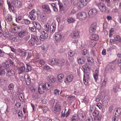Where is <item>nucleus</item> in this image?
<instances>
[{"instance_id": "nucleus-1", "label": "nucleus", "mask_w": 121, "mask_h": 121, "mask_svg": "<svg viewBox=\"0 0 121 121\" xmlns=\"http://www.w3.org/2000/svg\"><path fill=\"white\" fill-rule=\"evenodd\" d=\"M87 14L84 12L79 13L77 14L78 19L81 20H85L87 18Z\"/></svg>"}, {"instance_id": "nucleus-2", "label": "nucleus", "mask_w": 121, "mask_h": 121, "mask_svg": "<svg viewBox=\"0 0 121 121\" xmlns=\"http://www.w3.org/2000/svg\"><path fill=\"white\" fill-rule=\"evenodd\" d=\"M97 26V24L95 22L92 23L90 28L89 32L90 35H92L95 32Z\"/></svg>"}, {"instance_id": "nucleus-3", "label": "nucleus", "mask_w": 121, "mask_h": 121, "mask_svg": "<svg viewBox=\"0 0 121 121\" xmlns=\"http://www.w3.org/2000/svg\"><path fill=\"white\" fill-rule=\"evenodd\" d=\"M46 86V84H40L39 87L38 92L40 94H42L44 92L45 89L46 90L45 87Z\"/></svg>"}, {"instance_id": "nucleus-4", "label": "nucleus", "mask_w": 121, "mask_h": 121, "mask_svg": "<svg viewBox=\"0 0 121 121\" xmlns=\"http://www.w3.org/2000/svg\"><path fill=\"white\" fill-rule=\"evenodd\" d=\"M28 34V32L25 29L22 30L17 33L18 36L20 38H22L26 36Z\"/></svg>"}, {"instance_id": "nucleus-5", "label": "nucleus", "mask_w": 121, "mask_h": 121, "mask_svg": "<svg viewBox=\"0 0 121 121\" xmlns=\"http://www.w3.org/2000/svg\"><path fill=\"white\" fill-rule=\"evenodd\" d=\"M51 64L52 65H56L59 66L60 64V61L57 59L52 58L50 60Z\"/></svg>"}, {"instance_id": "nucleus-6", "label": "nucleus", "mask_w": 121, "mask_h": 121, "mask_svg": "<svg viewBox=\"0 0 121 121\" xmlns=\"http://www.w3.org/2000/svg\"><path fill=\"white\" fill-rule=\"evenodd\" d=\"M57 4L59 6L60 11H61L64 10L65 8L66 7V6L67 5V4L65 3V2L63 4L60 1H58Z\"/></svg>"}, {"instance_id": "nucleus-7", "label": "nucleus", "mask_w": 121, "mask_h": 121, "mask_svg": "<svg viewBox=\"0 0 121 121\" xmlns=\"http://www.w3.org/2000/svg\"><path fill=\"white\" fill-rule=\"evenodd\" d=\"M61 105L60 103L57 102L54 109V111L56 112L60 111L61 110Z\"/></svg>"}, {"instance_id": "nucleus-8", "label": "nucleus", "mask_w": 121, "mask_h": 121, "mask_svg": "<svg viewBox=\"0 0 121 121\" xmlns=\"http://www.w3.org/2000/svg\"><path fill=\"white\" fill-rule=\"evenodd\" d=\"M48 37V35L45 31H43L42 32V35L39 37L40 39L42 41H43L46 39Z\"/></svg>"}, {"instance_id": "nucleus-9", "label": "nucleus", "mask_w": 121, "mask_h": 121, "mask_svg": "<svg viewBox=\"0 0 121 121\" xmlns=\"http://www.w3.org/2000/svg\"><path fill=\"white\" fill-rule=\"evenodd\" d=\"M79 32L78 30H74L71 34V36L72 37L73 39L77 38L79 36Z\"/></svg>"}, {"instance_id": "nucleus-10", "label": "nucleus", "mask_w": 121, "mask_h": 121, "mask_svg": "<svg viewBox=\"0 0 121 121\" xmlns=\"http://www.w3.org/2000/svg\"><path fill=\"white\" fill-rule=\"evenodd\" d=\"M42 7L43 9L45 10L48 14H49L51 13V11L50 9L49 6L48 5L43 4L42 5Z\"/></svg>"}, {"instance_id": "nucleus-11", "label": "nucleus", "mask_w": 121, "mask_h": 121, "mask_svg": "<svg viewBox=\"0 0 121 121\" xmlns=\"http://www.w3.org/2000/svg\"><path fill=\"white\" fill-rule=\"evenodd\" d=\"M56 29V25L55 23H52L50 26V31L51 33L53 34Z\"/></svg>"}, {"instance_id": "nucleus-12", "label": "nucleus", "mask_w": 121, "mask_h": 121, "mask_svg": "<svg viewBox=\"0 0 121 121\" xmlns=\"http://www.w3.org/2000/svg\"><path fill=\"white\" fill-rule=\"evenodd\" d=\"M96 10L95 9H91L88 12L89 15L91 17L94 16L96 14Z\"/></svg>"}, {"instance_id": "nucleus-13", "label": "nucleus", "mask_w": 121, "mask_h": 121, "mask_svg": "<svg viewBox=\"0 0 121 121\" xmlns=\"http://www.w3.org/2000/svg\"><path fill=\"white\" fill-rule=\"evenodd\" d=\"M97 6L101 11L103 12L105 11V7L104 4L102 3H100L98 4Z\"/></svg>"}, {"instance_id": "nucleus-14", "label": "nucleus", "mask_w": 121, "mask_h": 121, "mask_svg": "<svg viewBox=\"0 0 121 121\" xmlns=\"http://www.w3.org/2000/svg\"><path fill=\"white\" fill-rule=\"evenodd\" d=\"M62 37L61 34L59 33H56L55 36V39L58 42H59Z\"/></svg>"}, {"instance_id": "nucleus-15", "label": "nucleus", "mask_w": 121, "mask_h": 121, "mask_svg": "<svg viewBox=\"0 0 121 121\" xmlns=\"http://www.w3.org/2000/svg\"><path fill=\"white\" fill-rule=\"evenodd\" d=\"M48 80L50 83H54L56 81V79L53 76L50 75L48 76Z\"/></svg>"}, {"instance_id": "nucleus-16", "label": "nucleus", "mask_w": 121, "mask_h": 121, "mask_svg": "<svg viewBox=\"0 0 121 121\" xmlns=\"http://www.w3.org/2000/svg\"><path fill=\"white\" fill-rule=\"evenodd\" d=\"M73 78V76L72 74H69L66 76V80L69 82H70L72 81Z\"/></svg>"}, {"instance_id": "nucleus-17", "label": "nucleus", "mask_w": 121, "mask_h": 121, "mask_svg": "<svg viewBox=\"0 0 121 121\" xmlns=\"http://www.w3.org/2000/svg\"><path fill=\"white\" fill-rule=\"evenodd\" d=\"M14 5L16 7H20L21 6V3L20 1L17 0H14L13 2Z\"/></svg>"}, {"instance_id": "nucleus-18", "label": "nucleus", "mask_w": 121, "mask_h": 121, "mask_svg": "<svg viewBox=\"0 0 121 121\" xmlns=\"http://www.w3.org/2000/svg\"><path fill=\"white\" fill-rule=\"evenodd\" d=\"M57 78L58 80V82L61 83L63 81L64 78L63 74L61 73L58 75L57 76Z\"/></svg>"}, {"instance_id": "nucleus-19", "label": "nucleus", "mask_w": 121, "mask_h": 121, "mask_svg": "<svg viewBox=\"0 0 121 121\" xmlns=\"http://www.w3.org/2000/svg\"><path fill=\"white\" fill-rule=\"evenodd\" d=\"M40 18L42 21L45 22L47 20L46 15L44 13H42L40 15Z\"/></svg>"}, {"instance_id": "nucleus-20", "label": "nucleus", "mask_w": 121, "mask_h": 121, "mask_svg": "<svg viewBox=\"0 0 121 121\" xmlns=\"http://www.w3.org/2000/svg\"><path fill=\"white\" fill-rule=\"evenodd\" d=\"M15 74V73L13 70L12 69L9 70L8 71L7 75L8 77L14 76Z\"/></svg>"}, {"instance_id": "nucleus-21", "label": "nucleus", "mask_w": 121, "mask_h": 121, "mask_svg": "<svg viewBox=\"0 0 121 121\" xmlns=\"http://www.w3.org/2000/svg\"><path fill=\"white\" fill-rule=\"evenodd\" d=\"M114 42L116 43L120 42L121 43V38L120 36L118 35H117L114 37Z\"/></svg>"}, {"instance_id": "nucleus-22", "label": "nucleus", "mask_w": 121, "mask_h": 121, "mask_svg": "<svg viewBox=\"0 0 121 121\" xmlns=\"http://www.w3.org/2000/svg\"><path fill=\"white\" fill-rule=\"evenodd\" d=\"M85 60L84 58L83 57H81L78 59V62L79 64H82L85 63Z\"/></svg>"}, {"instance_id": "nucleus-23", "label": "nucleus", "mask_w": 121, "mask_h": 121, "mask_svg": "<svg viewBox=\"0 0 121 121\" xmlns=\"http://www.w3.org/2000/svg\"><path fill=\"white\" fill-rule=\"evenodd\" d=\"M91 35V39L92 40L96 41H97L99 39V37L97 35L93 34Z\"/></svg>"}, {"instance_id": "nucleus-24", "label": "nucleus", "mask_w": 121, "mask_h": 121, "mask_svg": "<svg viewBox=\"0 0 121 121\" xmlns=\"http://www.w3.org/2000/svg\"><path fill=\"white\" fill-rule=\"evenodd\" d=\"M5 73V69L3 66L0 65V75L3 76Z\"/></svg>"}, {"instance_id": "nucleus-25", "label": "nucleus", "mask_w": 121, "mask_h": 121, "mask_svg": "<svg viewBox=\"0 0 121 121\" xmlns=\"http://www.w3.org/2000/svg\"><path fill=\"white\" fill-rule=\"evenodd\" d=\"M26 78L25 76V78H26V83L27 85H29L31 83V79L29 76L27 75Z\"/></svg>"}, {"instance_id": "nucleus-26", "label": "nucleus", "mask_w": 121, "mask_h": 121, "mask_svg": "<svg viewBox=\"0 0 121 121\" xmlns=\"http://www.w3.org/2000/svg\"><path fill=\"white\" fill-rule=\"evenodd\" d=\"M25 69L26 67L24 65L20 67L18 70L19 73V74H21L22 73L24 72L25 70Z\"/></svg>"}, {"instance_id": "nucleus-27", "label": "nucleus", "mask_w": 121, "mask_h": 121, "mask_svg": "<svg viewBox=\"0 0 121 121\" xmlns=\"http://www.w3.org/2000/svg\"><path fill=\"white\" fill-rule=\"evenodd\" d=\"M31 39L34 41V42L36 43V44L38 43L39 40L38 37L35 35H32Z\"/></svg>"}, {"instance_id": "nucleus-28", "label": "nucleus", "mask_w": 121, "mask_h": 121, "mask_svg": "<svg viewBox=\"0 0 121 121\" xmlns=\"http://www.w3.org/2000/svg\"><path fill=\"white\" fill-rule=\"evenodd\" d=\"M94 59L92 57H89L87 58V61L88 64L92 65Z\"/></svg>"}, {"instance_id": "nucleus-29", "label": "nucleus", "mask_w": 121, "mask_h": 121, "mask_svg": "<svg viewBox=\"0 0 121 121\" xmlns=\"http://www.w3.org/2000/svg\"><path fill=\"white\" fill-rule=\"evenodd\" d=\"M12 19L13 18L11 15L10 14H8L6 20L7 22H10L12 21Z\"/></svg>"}, {"instance_id": "nucleus-30", "label": "nucleus", "mask_w": 121, "mask_h": 121, "mask_svg": "<svg viewBox=\"0 0 121 121\" xmlns=\"http://www.w3.org/2000/svg\"><path fill=\"white\" fill-rule=\"evenodd\" d=\"M28 42L29 44L31 47L34 46L35 45V43H36L34 42V41L31 39L29 40Z\"/></svg>"}, {"instance_id": "nucleus-31", "label": "nucleus", "mask_w": 121, "mask_h": 121, "mask_svg": "<svg viewBox=\"0 0 121 121\" xmlns=\"http://www.w3.org/2000/svg\"><path fill=\"white\" fill-rule=\"evenodd\" d=\"M112 62L113 63L116 64V62H117L119 66L121 67V59H118L117 60H115Z\"/></svg>"}, {"instance_id": "nucleus-32", "label": "nucleus", "mask_w": 121, "mask_h": 121, "mask_svg": "<svg viewBox=\"0 0 121 121\" xmlns=\"http://www.w3.org/2000/svg\"><path fill=\"white\" fill-rule=\"evenodd\" d=\"M77 6L80 8H83L84 7L81 0H79L78 1L77 4Z\"/></svg>"}, {"instance_id": "nucleus-33", "label": "nucleus", "mask_w": 121, "mask_h": 121, "mask_svg": "<svg viewBox=\"0 0 121 121\" xmlns=\"http://www.w3.org/2000/svg\"><path fill=\"white\" fill-rule=\"evenodd\" d=\"M45 28V30H46V32L47 31L48 32L49 31V28L50 27L49 23H47V24L44 25Z\"/></svg>"}, {"instance_id": "nucleus-34", "label": "nucleus", "mask_w": 121, "mask_h": 121, "mask_svg": "<svg viewBox=\"0 0 121 121\" xmlns=\"http://www.w3.org/2000/svg\"><path fill=\"white\" fill-rule=\"evenodd\" d=\"M71 121H78V119L77 116L76 115L73 116L71 119Z\"/></svg>"}, {"instance_id": "nucleus-35", "label": "nucleus", "mask_w": 121, "mask_h": 121, "mask_svg": "<svg viewBox=\"0 0 121 121\" xmlns=\"http://www.w3.org/2000/svg\"><path fill=\"white\" fill-rule=\"evenodd\" d=\"M82 54L83 55L85 56L86 57L89 54L88 52V50L86 49H84L83 50Z\"/></svg>"}, {"instance_id": "nucleus-36", "label": "nucleus", "mask_w": 121, "mask_h": 121, "mask_svg": "<svg viewBox=\"0 0 121 121\" xmlns=\"http://www.w3.org/2000/svg\"><path fill=\"white\" fill-rule=\"evenodd\" d=\"M95 71L96 72L95 73H94L93 74V76L94 78L95 79L96 81L97 79H98V73H99L98 71H97V70L96 69L95 70Z\"/></svg>"}, {"instance_id": "nucleus-37", "label": "nucleus", "mask_w": 121, "mask_h": 121, "mask_svg": "<svg viewBox=\"0 0 121 121\" xmlns=\"http://www.w3.org/2000/svg\"><path fill=\"white\" fill-rule=\"evenodd\" d=\"M26 71L27 72H28L32 70V67L30 65L26 64Z\"/></svg>"}, {"instance_id": "nucleus-38", "label": "nucleus", "mask_w": 121, "mask_h": 121, "mask_svg": "<svg viewBox=\"0 0 121 121\" xmlns=\"http://www.w3.org/2000/svg\"><path fill=\"white\" fill-rule=\"evenodd\" d=\"M67 21L69 23H72L75 21V19L72 17H69Z\"/></svg>"}, {"instance_id": "nucleus-39", "label": "nucleus", "mask_w": 121, "mask_h": 121, "mask_svg": "<svg viewBox=\"0 0 121 121\" xmlns=\"http://www.w3.org/2000/svg\"><path fill=\"white\" fill-rule=\"evenodd\" d=\"M99 114V111L96 110H94L92 114L93 116L96 117L98 116Z\"/></svg>"}, {"instance_id": "nucleus-40", "label": "nucleus", "mask_w": 121, "mask_h": 121, "mask_svg": "<svg viewBox=\"0 0 121 121\" xmlns=\"http://www.w3.org/2000/svg\"><path fill=\"white\" fill-rule=\"evenodd\" d=\"M76 54L75 52H73L72 51L69 52L68 53V55L70 57H73Z\"/></svg>"}, {"instance_id": "nucleus-41", "label": "nucleus", "mask_w": 121, "mask_h": 121, "mask_svg": "<svg viewBox=\"0 0 121 121\" xmlns=\"http://www.w3.org/2000/svg\"><path fill=\"white\" fill-rule=\"evenodd\" d=\"M22 21L27 25H28L30 23V21L28 19H24L22 20Z\"/></svg>"}, {"instance_id": "nucleus-42", "label": "nucleus", "mask_w": 121, "mask_h": 121, "mask_svg": "<svg viewBox=\"0 0 121 121\" xmlns=\"http://www.w3.org/2000/svg\"><path fill=\"white\" fill-rule=\"evenodd\" d=\"M55 100L54 99H52L50 101V104L51 105V107L52 108L53 107L54 104L55 103Z\"/></svg>"}, {"instance_id": "nucleus-43", "label": "nucleus", "mask_w": 121, "mask_h": 121, "mask_svg": "<svg viewBox=\"0 0 121 121\" xmlns=\"http://www.w3.org/2000/svg\"><path fill=\"white\" fill-rule=\"evenodd\" d=\"M29 17L30 19L32 20H35L36 19L35 15L33 14H30Z\"/></svg>"}, {"instance_id": "nucleus-44", "label": "nucleus", "mask_w": 121, "mask_h": 121, "mask_svg": "<svg viewBox=\"0 0 121 121\" xmlns=\"http://www.w3.org/2000/svg\"><path fill=\"white\" fill-rule=\"evenodd\" d=\"M116 48V46L114 45L111 46L109 48L107 49V51H111L112 50L115 49Z\"/></svg>"}, {"instance_id": "nucleus-45", "label": "nucleus", "mask_w": 121, "mask_h": 121, "mask_svg": "<svg viewBox=\"0 0 121 121\" xmlns=\"http://www.w3.org/2000/svg\"><path fill=\"white\" fill-rule=\"evenodd\" d=\"M10 66V64L8 62H6L4 64V68L6 69L8 68Z\"/></svg>"}, {"instance_id": "nucleus-46", "label": "nucleus", "mask_w": 121, "mask_h": 121, "mask_svg": "<svg viewBox=\"0 0 121 121\" xmlns=\"http://www.w3.org/2000/svg\"><path fill=\"white\" fill-rule=\"evenodd\" d=\"M29 29L32 31L33 32H35L36 31V29L35 26L32 27H30Z\"/></svg>"}, {"instance_id": "nucleus-47", "label": "nucleus", "mask_w": 121, "mask_h": 121, "mask_svg": "<svg viewBox=\"0 0 121 121\" xmlns=\"http://www.w3.org/2000/svg\"><path fill=\"white\" fill-rule=\"evenodd\" d=\"M96 106L97 107H98L100 109H101L102 108V104L100 102H99L97 103L96 105Z\"/></svg>"}, {"instance_id": "nucleus-48", "label": "nucleus", "mask_w": 121, "mask_h": 121, "mask_svg": "<svg viewBox=\"0 0 121 121\" xmlns=\"http://www.w3.org/2000/svg\"><path fill=\"white\" fill-rule=\"evenodd\" d=\"M4 36L5 37L8 38L10 36V34L8 32H6L3 34Z\"/></svg>"}, {"instance_id": "nucleus-49", "label": "nucleus", "mask_w": 121, "mask_h": 121, "mask_svg": "<svg viewBox=\"0 0 121 121\" xmlns=\"http://www.w3.org/2000/svg\"><path fill=\"white\" fill-rule=\"evenodd\" d=\"M105 3L107 4V6L110 7L111 6L110 0H105Z\"/></svg>"}, {"instance_id": "nucleus-50", "label": "nucleus", "mask_w": 121, "mask_h": 121, "mask_svg": "<svg viewBox=\"0 0 121 121\" xmlns=\"http://www.w3.org/2000/svg\"><path fill=\"white\" fill-rule=\"evenodd\" d=\"M14 86L13 84H10L9 86V89L10 90H13V89Z\"/></svg>"}, {"instance_id": "nucleus-51", "label": "nucleus", "mask_w": 121, "mask_h": 121, "mask_svg": "<svg viewBox=\"0 0 121 121\" xmlns=\"http://www.w3.org/2000/svg\"><path fill=\"white\" fill-rule=\"evenodd\" d=\"M45 84L46 85V86L45 87L46 90H49L50 88L51 85L49 84H48V83H46Z\"/></svg>"}, {"instance_id": "nucleus-52", "label": "nucleus", "mask_w": 121, "mask_h": 121, "mask_svg": "<svg viewBox=\"0 0 121 121\" xmlns=\"http://www.w3.org/2000/svg\"><path fill=\"white\" fill-rule=\"evenodd\" d=\"M60 91L58 89H56L54 90V94L56 95L59 94Z\"/></svg>"}, {"instance_id": "nucleus-53", "label": "nucleus", "mask_w": 121, "mask_h": 121, "mask_svg": "<svg viewBox=\"0 0 121 121\" xmlns=\"http://www.w3.org/2000/svg\"><path fill=\"white\" fill-rule=\"evenodd\" d=\"M19 98L20 100H23L24 98V97L23 95V94L22 93H20L19 95Z\"/></svg>"}, {"instance_id": "nucleus-54", "label": "nucleus", "mask_w": 121, "mask_h": 121, "mask_svg": "<svg viewBox=\"0 0 121 121\" xmlns=\"http://www.w3.org/2000/svg\"><path fill=\"white\" fill-rule=\"evenodd\" d=\"M88 0H81L84 6H86L87 5L88 2Z\"/></svg>"}, {"instance_id": "nucleus-55", "label": "nucleus", "mask_w": 121, "mask_h": 121, "mask_svg": "<svg viewBox=\"0 0 121 121\" xmlns=\"http://www.w3.org/2000/svg\"><path fill=\"white\" fill-rule=\"evenodd\" d=\"M83 82L84 84L86 85H87L88 84V81L87 79H85V75H84V78H83Z\"/></svg>"}, {"instance_id": "nucleus-56", "label": "nucleus", "mask_w": 121, "mask_h": 121, "mask_svg": "<svg viewBox=\"0 0 121 121\" xmlns=\"http://www.w3.org/2000/svg\"><path fill=\"white\" fill-rule=\"evenodd\" d=\"M39 62L41 65H43L45 64L44 61L43 59H40L39 60Z\"/></svg>"}, {"instance_id": "nucleus-57", "label": "nucleus", "mask_w": 121, "mask_h": 121, "mask_svg": "<svg viewBox=\"0 0 121 121\" xmlns=\"http://www.w3.org/2000/svg\"><path fill=\"white\" fill-rule=\"evenodd\" d=\"M94 110L93 106H92L90 108V109L89 111V112L90 113V114H92L93 112L94 111Z\"/></svg>"}, {"instance_id": "nucleus-58", "label": "nucleus", "mask_w": 121, "mask_h": 121, "mask_svg": "<svg viewBox=\"0 0 121 121\" xmlns=\"http://www.w3.org/2000/svg\"><path fill=\"white\" fill-rule=\"evenodd\" d=\"M116 112L119 115L120 114L121 112V109L119 108H117L116 110Z\"/></svg>"}, {"instance_id": "nucleus-59", "label": "nucleus", "mask_w": 121, "mask_h": 121, "mask_svg": "<svg viewBox=\"0 0 121 121\" xmlns=\"http://www.w3.org/2000/svg\"><path fill=\"white\" fill-rule=\"evenodd\" d=\"M9 9H11L12 12L14 13H15L16 12V11L15 10L14 7L12 6L10 7L9 8Z\"/></svg>"}, {"instance_id": "nucleus-60", "label": "nucleus", "mask_w": 121, "mask_h": 121, "mask_svg": "<svg viewBox=\"0 0 121 121\" xmlns=\"http://www.w3.org/2000/svg\"><path fill=\"white\" fill-rule=\"evenodd\" d=\"M90 44L91 47H94L95 45V42L94 41L92 42V41L90 42Z\"/></svg>"}, {"instance_id": "nucleus-61", "label": "nucleus", "mask_w": 121, "mask_h": 121, "mask_svg": "<svg viewBox=\"0 0 121 121\" xmlns=\"http://www.w3.org/2000/svg\"><path fill=\"white\" fill-rule=\"evenodd\" d=\"M32 97L34 99H37L38 98V97L37 95L36 94H33L32 95Z\"/></svg>"}, {"instance_id": "nucleus-62", "label": "nucleus", "mask_w": 121, "mask_h": 121, "mask_svg": "<svg viewBox=\"0 0 121 121\" xmlns=\"http://www.w3.org/2000/svg\"><path fill=\"white\" fill-rule=\"evenodd\" d=\"M72 97V96L71 95H66L65 97V99H66L68 100H70Z\"/></svg>"}, {"instance_id": "nucleus-63", "label": "nucleus", "mask_w": 121, "mask_h": 121, "mask_svg": "<svg viewBox=\"0 0 121 121\" xmlns=\"http://www.w3.org/2000/svg\"><path fill=\"white\" fill-rule=\"evenodd\" d=\"M118 118L117 116L113 117L112 118V121H117L118 120Z\"/></svg>"}, {"instance_id": "nucleus-64", "label": "nucleus", "mask_w": 121, "mask_h": 121, "mask_svg": "<svg viewBox=\"0 0 121 121\" xmlns=\"http://www.w3.org/2000/svg\"><path fill=\"white\" fill-rule=\"evenodd\" d=\"M4 52L0 49V57H2L4 55Z\"/></svg>"}]
</instances>
